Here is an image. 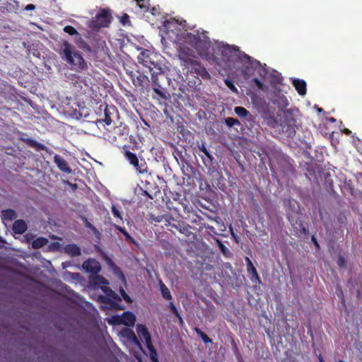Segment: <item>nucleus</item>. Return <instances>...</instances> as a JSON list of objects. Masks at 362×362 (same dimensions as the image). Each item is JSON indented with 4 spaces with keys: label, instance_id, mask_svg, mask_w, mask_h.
I'll return each instance as SVG.
<instances>
[{
    "label": "nucleus",
    "instance_id": "052dcab7",
    "mask_svg": "<svg viewBox=\"0 0 362 362\" xmlns=\"http://www.w3.org/2000/svg\"><path fill=\"white\" fill-rule=\"evenodd\" d=\"M318 111H319V112H322V108H320V109H318Z\"/></svg>",
    "mask_w": 362,
    "mask_h": 362
},
{
    "label": "nucleus",
    "instance_id": "f704fd0d",
    "mask_svg": "<svg viewBox=\"0 0 362 362\" xmlns=\"http://www.w3.org/2000/svg\"><path fill=\"white\" fill-rule=\"evenodd\" d=\"M217 243H218V247H219L221 252L226 257H228L229 255L230 254V250L220 240H217Z\"/></svg>",
    "mask_w": 362,
    "mask_h": 362
},
{
    "label": "nucleus",
    "instance_id": "423d86ee",
    "mask_svg": "<svg viewBox=\"0 0 362 362\" xmlns=\"http://www.w3.org/2000/svg\"><path fill=\"white\" fill-rule=\"evenodd\" d=\"M112 21L111 11L109 8H100L89 23L93 30H99L101 28L108 27Z\"/></svg>",
    "mask_w": 362,
    "mask_h": 362
},
{
    "label": "nucleus",
    "instance_id": "b1692460",
    "mask_svg": "<svg viewBox=\"0 0 362 362\" xmlns=\"http://www.w3.org/2000/svg\"><path fill=\"white\" fill-rule=\"evenodd\" d=\"M1 216L6 221H13L17 218V214L13 209H6L1 211Z\"/></svg>",
    "mask_w": 362,
    "mask_h": 362
},
{
    "label": "nucleus",
    "instance_id": "4c0bfd02",
    "mask_svg": "<svg viewBox=\"0 0 362 362\" xmlns=\"http://www.w3.org/2000/svg\"><path fill=\"white\" fill-rule=\"evenodd\" d=\"M120 295L126 303H132L133 302L132 298L122 288H120Z\"/></svg>",
    "mask_w": 362,
    "mask_h": 362
},
{
    "label": "nucleus",
    "instance_id": "393cba45",
    "mask_svg": "<svg viewBox=\"0 0 362 362\" xmlns=\"http://www.w3.org/2000/svg\"><path fill=\"white\" fill-rule=\"evenodd\" d=\"M48 243H49V240H47V238L38 237L33 240V241L32 243V247L34 249H40V248L45 246L46 245H47Z\"/></svg>",
    "mask_w": 362,
    "mask_h": 362
},
{
    "label": "nucleus",
    "instance_id": "f3484780",
    "mask_svg": "<svg viewBox=\"0 0 362 362\" xmlns=\"http://www.w3.org/2000/svg\"><path fill=\"white\" fill-rule=\"evenodd\" d=\"M245 262L247 264V270L249 274V276H250V280L252 282H258L259 283L261 281L260 278L258 275V273L256 270L255 267L253 265L252 262L250 259L249 257L245 258Z\"/></svg>",
    "mask_w": 362,
    "mask_h": 362
},
{
    "label": "nucleus",
    "instance_id": "bf43d9fd",
    "mask_svg": "<svg viewBox=\"0 0 362 362\" xmlns=\"http://www.w3.org/2000/svg\"><path fill=\"white\" fill-rule=\"evenodd\" d=\"M124 18H128V16L127 14L124 16Z\"/></svg>",
    "mask_w": 362,
    "mask_h": 362
},
{
    "label": "nucleus",
    "instance_id": "4468645a",
    "mask_svg": "<svg viewBox=\"0 0 362 362\" xmlns=\"http://www.w3.org/2000/svg\"><path fill=\"white\" fill-rule=\"evenodd\" d=\"M64 31L65 33L71 35L75 36V42L78 45V47L80 48H83L84 46H86V43L82 39L81 35L78 32L76 28L72 25H65L64 28Z\"/></svg>",
    "mask_w": 362,
    "mask_h": 362
},
{
    "label": "nucleus",
    "instance_id": "6e6d98bb",
    "mask_svg": "<svg viewBox=\"0 0 362 362\" xmlns=\"http://www.w3.org/2000/svg\"><path fill=\"white\" fill-rule=\"evenodd\" d=\"M330 121H332V122H334V121H335V119L334 117H331L330 118Z\"/></svg>",
    "mask_w": 362,
    "mask_h": 362
},
{
    "label": "nucleus",
    "instance_id": "2f4dec72",
    "mask_svg": "<svg viewBox=\"0 0 362 362\" xmlns=\"http://www.w3.org/2000/svg\"><path fill=\"white\" fill-rule=\"evenodd\" d=\"M235 113L241 117H246L250 115L248 110L243 107H235Z\"/></svg>",
    "mask_w": 362,
    "mask_h": 362
},
{
    "label": "nucleus",
    "instance_id": "4d7b16f0",
    "mask_svg": "<svg viewBox=\"0 0 362 362\" xmlns=\"http://www.w3.org/2000/svg\"><path fill=\"white\" fill-rule=\"evenodd\" d=\"M25 238L27 239V242L28 243V241H30V239L28 238V235H25Z\"/></svg>",
    "mask_w": 362,
    "mask_h": 362
},
{
    "label": "nucleus",
    "instance_id": "ddd939ff",
    "mask_svg": "<svg viewBox=\"0 0 362 362\" xmlns=\"http://www.w3.org/2000/svg\"><path fill=\"white\" fill-rule=\"evenodd\" d=\"M83 270L93 275L98 274L101 271L100 263L95 259H88L82 264Z\"/></svg>",
    "mask_w": 362,
    "mask_h": 362
},
{
    "label": "nucleus",
    "instance_id": "412c9836",
    "mask_svg": "<svg viewBox=\"0 0 362 362\" xmlns=\"http://www.w3.org/2000/svg\"><path fill=\"white\" fill-rule=\"evenodd\" d=\"M64 251L71 257H78L81 254V249L75 244H69L64 246Z\"/></svg>",
    "mask_w": 362,
    "mask_h": 362
},
{
    "label": "nucleus",
    "instance_id": "aec40b11",
    "mask_svg": "<svg viewBox=\"0 0 362 362\" xmlns=\"http://www.w3.org/2000/svg\"><path fill=\"white\" fill-rule=\"evenodd\" d=\"M28 229L27 223L23 219L16 220L13 224L12 230L16 234L21 235Z\"/></svg>",
    "mask_w": 362,
    "mask_h": 362
},
{
    "label": "nucleus",
    "instance_id": "6ab92c4d",
    "mask_svg": "<svg viewBox=\"0 0 362 362\" xmlns=\"http://www.w3.org/2000/svg\"><path fill=\"white\" fill-rule=\"evenodd\" d=\"M293 85L297 93L302 96L307 93V83L304 80L294 78L293 79Z\"/></svg>",
    "mask_w": 362,
    "mask_h": 362
},
{
    "label": "nucleus",
    "instance_id": "bb28decb",
    "mask_svg": "<svg viewBox=\"0 0 362 362\" xmlns=\"http://www.w3.org/2000/svg\"><path fill=\"white\" fill-rule=\"evenodd\" d=\"M160 288L163 297L166 300L172 299V295L170 290L168 288L166 285L163 281H160Z\"/></svg>",
    "mask_w": 362,
    "mask_h": 362
},
{
    "label": "nucleus",
    "instance_id": "f03ea898",
    "mask_svg": "<svg viewBox=\"0 0 362 362\" xmlns=\"http://www.w3.org/2000/svg\"><path fill=\"white\" fill-rule=\"evenodd\" d=\"M178 59L181 65L189 71L196 74L197 76H201L203 78L209 77L206 69L196 59L193 49L186 47H179Z\"/></svg>",
    "mask_w": 362,
    "mask_h": 362
},
{
    "label": "nucleus",
    "instance_id": "49530a36",
    "mask_svg": "<svg viewBox=\"0 0 362 362\" xmlns=\"http://www.w3.org/2000/svg\"><path fill=\"white\" fill-rule=\"evenodd\" d=\"M144 194L145 196H148V197H149L151 199H153L152 195H151V194L148 191H146V190H145V191L144 192Z\"/></svg>",
    "mask_w": 362,
    "mask_h": 362
},
{
    "label": "nucleus",
    "instance_id": "f257e3e1",
    "mask_svg": "<svg viewBox=\"0 0 362 362\" xmlns=\"http://www.w3.org/2000/svg\"><path fill=\"white\" fill-rule=\"evenodd\" d=\"M59 54L72 70L81 71L88 68L82 54L66 40L63 41Z\"/></svg>",
    "mask_w": 362,
    "mask_h": 362
},
{
    "label": "nucleus",
    "instance_id": "6e6552de",
    "mask_svg": "<svg viewBox=\"0 0 362 362\" xmlns=\"http://www.w3.org/2000/svg\"><path fill=\"white\" fill-rule=\"evenodd\" d=\"M129 146L127 145H123L122 146V150H123V154L124 158L129 161V163L132 165L134 170L140 173V174H144L148 173V165L146 162L141 159V160H139L136 155L129 150Z\"/></svg>",
    "mask_w": 362,
    "mask_h": 362
},
{
    "label": "nucleus",
    "instance_id": "9b49d317",
    "mask_svg": "<svg viewBox=\"0 0 362 362\" xmlns=\"http://www.w3.org/2000/svg\"><path fill=\"white\" fill-rule=\"evenodd\" d=\"M151 51L148 49H145L139 53L137 57L138 62L140 64H142L144 66L148 68V71H151L153 69H156V67H159L160 66L155 63L151 57Z\"/></svg>",
    "mask_w": 362,
    "mask_h": 362
},
{
    "label": "nucleus",
    "instance_id": "20e7f679",
    "mask_svg": "<svg viewBox=\"0 0 362 362\" xmlns=\"http://www.w3.org/2000/svg\"><path fill=\"white\" fill-rule=\"evenodd\" d=\"M129 133V127L120 123L119 125L115 127L112 129L107 130L104 133L105 139L108 142L116 146H120L127 139Z\"/></svg>",
    "mask_w": 362,
    "mask_h": 362
},
{
    "label": "nucleus",
    "instance_id": "e2e57ef3",
    "mask_svg": "<svg viewBox=\"0 0 362 362\" xmlns=\"http://www.w3.org/2000/svg\"><path fill=\"white\" fill-rule=\"evenodd\" d=\"M156 221L159 222V221H160L161 220H160V218H157V219H156Z\"/></svg>",
    "mask_w": 362,
    "mask_h": 362
},
{
    "label": "nucleus",
    "instance_id": "37998d69",
    "mask_svg": "<svg viewBox=\"0 0 362 362\" xmlns=\"http://www.w3.org/2000/svg\"><path fill=\"white\" fill-rule=\"evenodd\" d=\"M204 228L208 230L210 233H212L214 234H218L216 232V230L214 227L211 226V225L209 224H204Z\"/></svg>",
    "mask_w": 362,
    "mask_h": 362
},
{
    "label": "nucleus",
    "instance_id": "2eb2a0df",
    "mask_svg": "<svg viewBox=\"0 0 362 362\" xmlns=\"http://www.w3.org/2000/svg\"><path fill=\"white\" fill-rule=\"evenodd\" d=\"M136 321L135 314L131 311H124L117 320L118 324H122L128 327L134 326Z\"/></svg>",
    "mask_w": 362,
    "mask_h": 362
},
{
    "label": "nucleus",
    "instance_id": "603ef678",
    "mask_svg": "<svg viewBox=\"0 0 362 362\" xmlns=\"http://www.w3.org/2000/svg\"><path fill=\"white\" fill-rule=\"evenodd\" d=\"M244 57L247 59V60H250L251 59V57L247 54H244Z\"/></svg>",
    "mask_w": 362,
    "mask_h": 362
},
{
    "label": "nucleus",
    "instance_id": "864d4df0",
    "mask_svg": "<svg viewBox=\"0 0 362 362\" xmlns=\"http://www.w3.org/2000/svg\"><path fill=\"white\" fill-rule=\"evenodd\" d=\"M227 49L230 51L231 49H233V50H235V47H230V46H228L227 47Z\"/></svg>",
    "mask_w": 362,
    "mask_h": 362
},
{
    "label": "nucleus",
    "instance_id": "1a4fd4ad",
    "mask_svg": "<svg viewBox=\"0 0 362 362\" xmlns=\"http://www.w3.org/2000/svg\"><path fill=\"white\" fill-rule=\"evenodd\" d=\"M150 74L153 91L159 96L165 98L163 88L160 83V78L165 79V75L163 73L162 68L160 66L156 67V69L151 71Z\"/></svg>",
    "mask_w": 362,
    "mask_h": 362
},
{
    "label": "nucleus",
    "instance_id": "9d476101",
    "mask_svg": "<svg viewBox=\"0 0 362 362\" xmlns=\"http://www.w3.org/2000/svg\"><path fill=\"white\" fill-rule=\"evenodd\" d=\"M288 220L291 223L295 235L298 236L308 235V231L306 228L305 221L303 220L301 216H298L294 218L293 216H288Z\"/></svg>",
    "mask_w": 362,
    "mask_h": 362
},
{
    "label": "nucleus",
    "instance_id": "a18cd8bd",
    "mask_svg": "<svg viewBox=\"0 0 362 362\" xmlns=\"http://www.w3.org/2000/svg\"><path fill=\"white\" fill-rule=\"evenodd\" d=\"M207 218H209V220L211 221H216V222H219L220 221H221V218L218 216H215V217H211L210 216H206Z\"/></svg>",
    "mask_w": 362,
    "mask_h": 362
},
{
    "label": "nucleus",
    "instance_id": "a19ab883",
    "mask_svg": "<svg viewBox=\"0 0 362 362\" xmlns=\"http://www.w3.org/2000/svg\"><path fill=\"white\" fill-rule=\"evenodd\" d=\"M252 81L257 86V87L259 89L263 90L265 87V85L257 78H254Z\"/></svg>",
    "mask_w": 362,
    "mask_h": 362
},
{
    "label": "nucleus",
    "instance_id": "7ed1b4c3",
    "mask_svg": "<svg viewBox=\"0 0 362 362\" xmlns=\"http://www.w3.org/2000/svg\"><path fill=\"white\" fill-rule=\"evenodd\" d=\"M178 40L192 46L201 56H207L210 47V41L204 33L197 31L196 33L184 32L181 34Z\"/></svg>",
    "mask_w": 362,
    "mask_h": 362
},
{
    "label": "nucleus",
    "instance_id": "0e129e2a",
    "mask_svg": "<svg viewBox=\"0 0 362 362\" xmlns=\"http://www.w3.org/2000/svg\"><path fill=\"white\" fill-rule=\"evenodd\" d=\"M337 362H345L344 361H337Z\"/></svg>",
    "mask_w": 362,
    "mask_h": 362
},
{
    "label": "nucleus",
    "instance_id": "13d9d810",
    "mask_svg": "<svg viewBox=\"0 0 362 362\" xmlns=\"http://www.w3.org/2000/svg\"><path fill=\"white\" fill-rule=\"evenodd\" d=\"M3 241L4 240H3L2 238L0 236V243H3Z\"/></svg>",
    "mask_w": 362,
    "mask_h": 362
},
{
    "label": "nucleus",
    "instance_id": "ea45409f",
    "mask_svg": "<svg viewBox=\"0 0 362 362\" xmlns=\"http://www.w3.org/2000/svg\"><path fill=\"white\" fill-rule=\"evenodd\" d=\"M335 293L337 295V296L339 298H341V303L343 304H345V299H344V293H343V291H342V290H341V288L340 287L336 288Z\"/></svg>",
    "mask_w": 362,
    "mask_h": 362
},
{
    "label": "nucleus",
    "instance_id": "dca6fc26",
    "mask_svg": "<svg viewBox=\"0 0 362 362\" xmlns=\"http://www.w3.org/2000/svg\"><path fill=\"white\" fill-rule=\"evenodd\" d=\"M89 283L94 288H101L102 290L103 288H105L108 284L107 280L103 276L98 275V274L90 276L89 277Z\"/></svg>",
    "mask_w": 362,
    "mask_h": 362
},
{
    "label": "nucleus",
    "instance_id": "a211bd4d",
    "mask_svg": "<svg viewBox=\"0 0 362 362\" xmlns=\"http://www.w3.org/2000/svg\"><path fill=\"white\" fill-rule=\"evenodd\" d=\"M54 162L57 164V166L58 168L66 173H71V169L69 166L68 163L65 159H64L63 157L60 156L59 155H55L54 157Z\"/></svg>",
    "mask_w": 362,
    "mask_h": 362
},
{
    "label": "nucleus",
    "instance_id": "c9c22d12",
    "mask_svg": "<svg viewBox=\"0 0 362 362\" xmlns=\"http://www.w3.org/2000/svg\"><path fill=\"white\" fill-rule=\"evenodd\" d=\"M224 83H225L226 86L228 88H230V90L231 91H233V93H238V89H237V88L235 87V84H234V83H233V81H230V80H229V79H226V80L224 81Z\"/></svg>",
    "mask_w": 362,
    "mask_h": 362
},
{
    "label": "nucleus",
    "instance_id": "3c124183",
    "mask_svg": "<svg viewBox=\"0 0 362 362\" xmlns=\"http://www.w3.org/2000/svg\"><path fill=\"white\" fill-rule=\"evenodd\" d=\"M344 133H346V134H350V133L351 132V130H349V129H344Z\"/></svg>",
    "mask_w": 362,
    "mask_h": 362
},
{
    "label": "nucleus",
    "instance_id": "f8f14e48",
    "mask_svg": "<svg viewBox=\"0 0 362 362\" xmlns=\"http://www.w3.org/2000/svg\"><path fill=\"white\" fill-rule=\"evenodd\" d=\"M136 329L139 337L145 341L148 349L150 351H155L151 342V334L149 333L148 328L145 325H137Z\"/></svg>",
    "mask_w": 362,
    "mask_h": 362
},
{
    "label": "nucleus",
    "instance_id": "e433bc0d",
    "mask_svg": "<svg viewBox=\"0 0 362 362\" xmlns=\"http://www.w3.org/2000/svg\"><path fill=\"white\" fill-rule=\"evenodd\" d=\"M337 264L340 268L346 267V261L345 258L343 256H341V255H339L337 260Z\"/></svg>",
    "mask_w": 362,
    "mask_h": 362
},
{
    "label": "nucleus",
    "instance_id": "39448f33",
    "mask_svg": "<svg viewBox=\"0 0 362 362\" xmlns=\"http://www.w3.org/2000/svg\"><path fill=\"white\" fill-rule=\"evenodd\" d=\"M298 112L297 109H288L283 112L280 126L282 131L287 133L290 137L296 133L297 120L295 113Z\"/></svg>",
    "mask_w": 362,
    "mask_h": 362
},
{
    "label": "nucleus",
    "instance_id": "473e14b6",
    "mask_svg": "<svg viewBox=\"0 0 362 362\" xmlns=\"http://www.w3.org/2000/svg\"><path fill=\"white\" fill-rule=\"evenodd\" d=\"M225 123L229 127H232L235 125H240L239 120L238 119H235V118L231 117H228L226 118Z\"/></svg>",
    "mask_w": 362,
    "mask_h": 362
},
{
    "label": "nucleus",
    "instance_id": "72a5a7b5",
    "mask_svg": "<svg viewBox=\"0 0 362 362\" xmlns=\"http://www.w3.org/2000/svg\"><path fill=\"white\" fill-rule=\"evenodd\" d=\"M111 211H112L113 216L115 218H119L120 222H122V214L115 205H114V204L112 205Z\"/></svg>",
    "mask_w": 362,
    "mask_h": 362
},
{
    "label": "nucleus",
    "instance_id": "5fc2aeb1",
    "mask_svg": "<svg viewBox=\"0 0 362 362\" xmlns=\"http://www.w3.org/2000/svg\"><path fill=\"white\" fill-rule=\"evenodd\" d=\"M71 275L73 276V277H78L79 276L78 273H73L71 274Z\"/></svg>",
    "mask_w": 362,
    "mask_h": 362
},
{
    "label": "nucleus",
    "instance_id": "c756f323",
    "mask_svg": "<svg viewBox=\"0 0 362 362\" xmlns=\"http://www.w3.org/2000/svg\"><path fill=\"white\" fill-rule=\"evenodd\" d=\"M114 228L119 230L121 233L124 235L127 241H130L131 243H134V239L132 236L125 230L124 228H121L119 225L114 224Z\"/></svg>",
    "mask_w": 362,
    "mask_h": 362
},
{
    "label": "nucleus",
    "instance_id": "58836bf2",
    "mask_svg": "<svg viewBox=\"0 0 362 362\" xmlns=\"http://www.w3.org/2000/svg\"><path fill=\"white\" fill-rule=\"evenodd\" d=\"M136 3L141 8H149V0H136Z\"/></svg>",
    "mask_w": 362,
    "mask_h": 362
},
{
    "label": "nucleus",
    "instance_id": "8fccbe9b",
    "mask_svg": "<svg viewBox=\"0 0 362 362\" xmlns=\"http://www.w3.org/2000/svg\"><path fill=\"white\" fill-rule=\"evenodd\" d=\"M318 358L320 362H325L323 357L322 356L321 354L319 355Z\"/></svg>",
    "mask_w": 362,
    "mask_h": 362
},
{
    "label": "nucleus",
    "instance_id": "0eeeda50",
    "mask_svg": "<svg viewBox=\"0 0 362 362\" xmlns=\"http://www.w3.org/2000/svg\"><path fill=\"white\" fill-rule=\"evenodd\" d=\"M103 291L105 293V296L100 295L98 296V300L101 303L106 304L110 308L122 310L124 307L120 304V296L110 289L107 286L103 288Z\"/></svg>",
    "mask_w": 362,
    "mask_h": 362
},
{
    "label": "nucleus",
    "instance_id": "a878e982",
    "mask_svg": "<svg viewBox=\"0 0 362 362\" xmlns=\"http://www.w3.org/2000/svg\"><path fill=\"white\" fill-rule=\"evenodd\" d=\"M176 229L178 230L179 232L183 233L185 235H189L191 233V227L188 223H185V222L178 223L177 226H175Z\"/></svg>",
    "mask_w": 362,
    "mask_h": 362
},
{
    "label": "nucleus",
    "instance_id": "4be33fe9",
    "mask_svg": "<svg viewBox=\"0 0 362 362\" xmlns=\"http://www.w3.org/2000/svg\"><path fill=\"white\" fill-rule=\"evenodd\" d=\"M116 111V108L115 106H106L104 110L105 118L103 121L107 125H110L112 122V115Z\"/></svg>",
    "mask_w": 362,
    "mask_h": 362
},
{
    "label": "nucleus",
    "instance_id": "7c9ffc66",
    "mask_svg": "<svg viewBox=\"0 0 362 362\" xmlns=\"http://www.w3.org/2000/svg\"><path fill=\"white\" fill-rule=\"evenodd\" d=\"M194 330L195 331V332L197 333V334L200 337L202 338V339L204 341V342H205L206 344H208V343H211L212 342V340L209 338V337L205 334L204 332H202V330L201 329H199V327H194Z\"/></svg>",
    "mask_w": 362,
    "mask_h": 362
},
{
    "label": "nucleus",
    "instance_id": "680f3d73",
    "mask_svg": "<svg viewBox=\"0 0 362 362\" xmlns=\"http://www.w3.org/2000/svg\"><path fill=\"white\" fill-rule=\"evenodd\" d=\"M205 165L207 166V162L206 160L204 161Z\"/></svg>",
    "mask_w": 362,
    "mask_h": 362
},
{
    "label": "nucleus",
    "instance_id": "de8ad7c7",
    "mask_svg": "<svg viewBox=\"0 0 362 362\" xmlns=\"http://www.w3.org/2000/svg\"><path fill=\"white\" fill-rule=\"evenodd\" d=\"M312 240H313V243L315 244V245L319 247V244L314 236L312 237Z\"/></svg>",
    "mask_w": 362,
    "mask_h": 362
},
{
    "label": "nucleus",
    "instance_id": "79ce46f5",
    "mask_svg": "<svg viewBox=\"0 0 362 362\" xmlns=\"http://www.w3.org/2000/svg\"><path fill=\"white\" fill-rule=\"evenodd\" d=\"M168 307L175 316H179V310L173 303H170Z\"/></svg>",
    "mask_w": 362,
    "mask_h": 362
},
{
    "label": "nucleus",
    "instance_id": "c03bdc74",
    "mask_svg": "<svg viewBox=\"0 0 362 362\" xmlns=\"http://www.w3.org/2000/svg\"><path fill=\"white\" fill-rule=\"evenodd\" d=\"M35 8H36V6L34 4H28L25 7V9L27 11H33V10H35Z\"/></svg>",
    "mask_w": 362,
    "mask_h": 362
},
{
    "label": "nucleus",
    "instance_id": "cd10ccee",
    "mask_svg": "<svg viewBox=\"0 0 362 362\" xmlns=\"http://www.w3.org/2000/svg\"><path fill=\"white\" fill-rule=\"evenodd\" d=\"M199 150L200 152L203 153L204 156L207 158V162L209 164H211L214 160V157L209 152L207 151V147L204 143H202L200 146H199Z\"/></svg>",
    "mask_w": 362,
    "mask_h": 362
},
{
    "label": "nucleus",
    "instance_id": "09e8293b",
    "mask_svg": "<svg viewBox=\"0 0 362 362\" xmlns=\"http://www.w3.org/2000/svg\"><path fill=\"white\" fill-rule=\"evenodd\" d=\"M177 317V319H178L179 322H180L181 324H182V323H183V320H182V317L180 316V313H179V316H178V317Z\"/></svg>",
    "mask_w": 362,
    "mask_h": 362
},
{
    "label": "nucleus",
    "instance_id": "5701e85b",
    "mask_svg": "<svg viewBox=\"0 0 362 362\" xmlns=\"http://www.w3.org/2000/svg\"><path fill=\"white\" fill-rule=\"evenodd\" d=\"M25 142L28 146L34 148L35 151H48L47 146L35 139H28Z\"/></svg>",
    "mask_w": 362,
    "mask_h": 362
},
{
    "label": "nucleus",
    "instance_id": "c85d7f7f",
    "mask_svg": "<svg viewBox=\"0 0 362 362\" xmlns=\"http://www.w3.org/2000/svg\"><path fill=\"white\" fill-rule=\"evenodd\" d=\"M276 103L279 109L286 108L289 105V101L284 95L279 96Z\"/></svg>",
    "mask_w": 362,
    "mask_h": 362
}]
</instances>
